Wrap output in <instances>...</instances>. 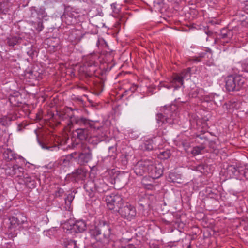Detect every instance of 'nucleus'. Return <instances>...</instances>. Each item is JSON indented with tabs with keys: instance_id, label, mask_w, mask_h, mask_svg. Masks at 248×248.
<instances>
[{
	"instance_id": "4468645a",
	"label": "nucleus",
	"mask_w": 248,
	"mask_h": 248,
	"mask_svg": "<svg viewBox=\"0 0 248 248\" xmlns=\"http://www.w3.org/2000/svg\"><path fill=\"white\" fill-rule=\"evenodd\" d=\"M85 131H86L83 129H79L77 130V133L80 138H83V137H82L81 135H80V134H81L82 133H84ZM83 138H85V136H84Z\"/></svg>"
},
{
	"instance_id": "dca6fc26",
	"label": "nucleus",
	"mask_w": 248,
	"mask_h": 248,
	"mask_svg": "<svg viewBox=\"0 0 248 248\" xmlns=\"http://www.w3.org/2000/svg\"><path fill=\"white\" fill-rule=\"evenodd\" d=\"M197 169L199 171H200L202 173H204L203 170H204V168L203 166L200 165L197 168Z\"/></svg>"
},
{
	"instance_id": "0eeeda50",
	"label": "nucleus",
	"mask_w": 248,
	"mask_h": 248,
	"mask_svg": "<svg viewBox=\"0 0 248 248\" xmlns=\"http://www.w3.org/2000/svg\"><path fill=\"white\" fill-rule=\"evenodd\" d=\"M10 228L11 229L12 228H16L18 225H19V220L17 219V218L15 217H12L11 218H10Z\"/></svg>"
},
{
	"instance_id": "39448f33",
	"label": "nucleus",
	"mask_w": 248,
	"mask_h": 248,
	"mask_svg": "<svg viewBox=\"0 0 248 248\" xmlns=\"http://www.w3.org/2000/svg\"><path fill=\"white\" fill-rule=\"evenodd\" d=\"M122 217L130 220L136 215V210L135 208L130 205H126L119 209L118 211Z\"/></svg>"
},
{
	"instance_id": "423d86ee",
	"label": "nucleus",
	"mask_w": 248,
	"mask_h": 248,
	"mask_svg": "<svg viewBox=\"0 0 248 248\" xmlns=\"http://www.w3.org/2000/svg\"><path fill=\"white\" fill-rule=\"evenodd\" d=\"M190 77V69H188L182 73L181 76H176L171 81L172 86L175 88L182 85L184 79H188Z\"/></svg>"
},
{
	"instance_id": "9b49d317",
	"label": "nucleus",
	"mask_w": 248,
	"mask_h": 248,
	"mask_svg": "<svg viewBox=\"0 0 248 248\" xmlns=\"http://www.w3.org/2000/svg\"><path fill=\"white\" fill-rule=\"evenodd\" d=\"M67 248H76L77 245L75 241L69 240L66 243Z\"/></svg>"
},
{
	"instance_id": "7ed1b4c3",
	"label": "nucleus",
	"mask_w": 248,
	"mask_h": 248,
	"mask_svg": "<svg viewBox=\"0 0 248 248\" xmlns=\"http://www.w3.org/2000/svg\"><path fill=\"white\" fill-rule=\"evenodd\" d=\"M243 80L240 77L228 76L226 79V89L229 91L238 90L243 85Z\"/></svg>"
},
{
	"instance_id": "a211bd4d",
	"label": "nucleus",
	"mask_w": 248,
	"mask_h": 248,
	"mask_svg": "<svg viewBox=\"0 0 248 248\" xmlns=\"http://www.w3.org/2000/svg\"><path fill=\"white\" fill-rule=\"evenodd\" d=\"M121 248H135V247L132 245H128L126 246H123Z\"/></svg>"
},
{
	"instance_id": "9d476101",
	"label": "nucleus",
	"mask_w": 248,
	"mask_h": 248,
	"mask_svg": "<svg viewBox=\"0 0 248 248\" xmlns=\"http://www.w3.org/2000/svg\"><path fill=\"white\" fill-rule=\"evenodd\" d=\"M203 150V147H196L193 149V150L191 151V153L193 155H198L202 153V151Z\"/></svg>"
},
{
	"instance_id": "f3484780",
	"label": "nucleus",
	"mask_w": 248,
	"mask_h": 248,
	"mask_svg": "<svg viewBox=\"0 0 248 248\" xmlns=\"http://www.w3.org/2000/svg\"><path fill=\"white\" fill-rule=\"evenodd\" d=\"M85 122H86V119H85L83 118H81L79 120L76 121L77 123H79V124H80L81 123H85Z\"/></svg>"
},
{
	"instance_id": "2eb2a0df",
	"label": "nucleus",
	"mask_w": 248,
	"mask_h": 248,
	"mask_svg": "<svg viewBox=\"0 0 248 248\" xmlns=\"http://www.w3.org/2000/svg\"><path fill=\"white\" fill-rule=\"evenodd\" d=\"M100 231L98 228H95L94 232H93L92 233L94 235H98L100 234Z\"/></svg>"
},
{
	"instance_id": "f8f14e48",
	"label": "nucleus",
	"mask_w": 248,
	"mask_h": 248,
	"mask_svg": "<svg viewBox=\"0 0 248 248\" xmlns=\"http://www.w3.org/2000/svg\"><path fill=\"white\" fill-rule=\"evenodd\" d=\"M225 31H226L225 30L222 31V35L223 38H226V37L231 38L232 35V31H227V33H226L225 32Z\"/></svg>"
},
{
	"instance_id": "f03ea898",
	"label": "nucleus",
	"mask_w": 248,
	"mask_h": 248,
	"mask_svg": "<svg viewBox=\"0 0 248 248\" xmlns=\"http://www.w3.org/2000/svg\"><path fill=\"white\" fill-rule=\"evenodd\" d=\"M106 201L109 210L117 212L122 204L123 199L120 195L112 194L107 196Z\"/></svg>"
},
{
	"instance_id": "20e7f679",
	"label": "nucleus",
	"mask_w": 248,
	"mask_h": 248,
	"mask_svg": "<svg viewBox=\"0 0 248 248\" xmlns=\"http://www.w3.org/2000/svg\"><path fill=\"white\" fill-rule=\"evenodd\" d=\"M86 224L82 220L78 221L75 224H71L70 222L64 224L63 228L67 230H73L76 232H82L85 230Z\"/></svg>"
},
{
	"instance_id": "6e6552de",
	"label": "nucleus",
	"mask_w": 248,
	"mask_h": 248,
	"mask_svg": "<svg viewBox=\"0 0 248 248\" xmlns=\"http://www.w3.org/2000/svg\"><path fill=\"white\" fill-rule=\"evenodd\" d=\"M170 152L169 151L160 152L158 155V157L161 159H166L170 157Z\"/></svg>"
},
{
	"instance_id": "aec40b11",
	"label": "nucleus",
	"mask_w": 248,
	"mask_h": 248,
	"mask_svg": "<svg viewBox=\"0 0 248 248\" xmlns=\"http://www.w3.org/2000/svg\"><path fill=\"white\" fill-rule=\"evenodd\" d=\"M1 59V55H0V60Z\"/></svg>"
},
{
	"instance_id": "1a4fd4ad",
	"label": "nucleus",
	"mask_w": 248,
	"mask_h": 248,
	"mask_svg": "<svg viewBox=\"0 0 248 248\" xmlns=\"http://www.w3.org/2000/svg\"><path fill=\"white\" fill-rule=\"evenodd\" d=\"M20 39H18L16 37H12L11 38H9L8 40V43L9 46H14L16 45L18 43H19Z\"/></svg>"
},
{
	"instance_id": "ddd939ff",
	"label": "nucleus",
	"mask_w": 248,
	"mask_h": 248,
	"mask_svg": "<svg viewBox=\"0 0 248 248\" xmlns=\"http://www.w3.org/2000/svg\"><path fill=\"white\" fill-rule=\"evenodd\" d=\"M74 196L72 194H69L65 199L66 203H70L74 199Z\"/></svg>"
},
{
	"instance_id": "f257e3e1",
	"label": "nucleus",
	"mask_w": 248,
	"mask_h": 248,
	"mask_svg": "<svg viewBox=\"0 0 248 248\" xmlns=\"http://www.w3.org/2000/svg\"><path fill=\"white\" fill-rule=\"evenodd\" d=\"M134 170L137 175L142 176L148 173L154 179L160 177L163 173L162 164L150 159L139 161L135 166Z\"/></svg>"
},
{
	"instance_id": "6ab92c4d",
	"label": "nucleus",
	"mask_w": 248,
	"mask_h": 248,
	"mask_svg": "<svg viewBox=\"0 0 248 248\" xmlns=\"http://www.w3.org/2000/svg\"><path fill=\"white\" fill-rule=\"evenodd\" d=\"M162 114H159V115H158V118H160V117H162Z\"/></svg>"
}]
</instances>
